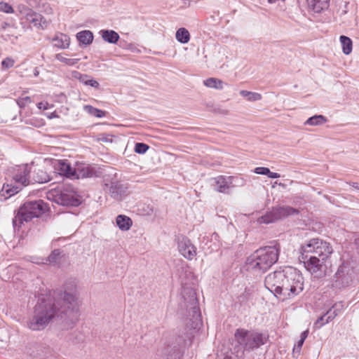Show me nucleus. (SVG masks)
I'll use <instances>...</instances> for the list:
<instances>
[{"label":"nucleus","instance_id":"obj_14","mask_svg":"<svg viewBox=\"0 0 359 359\" xmlns=\"http://www.w3.org/2000/svg\"><path fill=\"white\" fill-rule=\"evenodd\" d=\"M353 270L348 264H343L335 273V282L337 285L345 287L352 281Z\"/></svg>","mask_w":359,"mask_h":359},{"label":"nucleus","instance_id":"obj_29","mask_svg":"<svg viewBox=\"0 0 359 359\" xmlns=\"http://www.w3.org/2000/svg\"><path fill=\"white\" fill-rule=\"evenodd\" d=\"M175 37L181 43H187L190 39V34L187 29L182 27L176 32Z\"/></svg>","mask_w":359,"mask_h":359},{"label":"nucleus","instance_id":"obj_37","mask_svg":"<svg viewBox=\"0 0 359 359\" xmlns=\"http://www.w3.org/2000/svg\"><path fill=\"white\" fill-rule=\"evenodd\" d=\"M17 104L20 108L25 107L28 104L31 103L32 100L30 97L26 96L20 97L17 100Z\"/></svg>","mask_w":359,"mask_h":359},{"label":"nucleus","instance_id":"obj_52","mask_svg":"<svg viewBox=\"0 0 359 359\" xmlns=\"http://www.w3.org/2000/svg\"><path fill=\"white\" fill-rule=\"evenodd\" d=\"M205 236H204V237L203 238V242H204V241H205Z\"/></svg>","mask_w":359,"mask_h":359},{"label":"nucleus","instance_id":"obj_43","mask_svg":"<svg viewBox=\"0 0 359 359\" xmlns=\"http://www.w3.org/2000/svg\"><path fill=\"white\" fill-rule=\"evenodd\" d=\"M269 177L272 179L278 178L280 177V174L278 172H273L269 170V173L267 175Z\"/></svg>","mask_w":359,"mask_h":359},{"label":"nucleus","instance_id":"obj_9","mask_svg":"<svg viewBox=\"0 0 359 359\" xmlns=\"http://www.w3.org/2000/svg\"><path fill=\"white\" fill-rule=\"evenodd\" d=\"M18 15L23 25L25 22L31 24L38 29H46L49 22L41 14L36 13L29 7L20 4L17 6Z\"/></svg>","mask_w":359,"mask_h":359},{"label":"nucleus","instance_id":"obj_24","mask_svg":"<svg viewBox=\"0 0 359 359\" xmlns=\"http://www.w3.org/2000/svg\"><path fill=\"white\" fill-rule=\"evenodd\" d=\"M116 223L121 231L129 230L133 224L132 219L124 215H118L116 219Z\"/></svg>","mask_w":359,"mask_h":359},{"label":"nucleus","instance_id":"obj_39","mask_svg":"<svg viewBox=\"0 0 359 359\" xmlns=\"http://www.w3.org/2000/svg\"><path fill=\"white\" fill-rule=\"evenodd\" d=\"M254 172L258 175H268L269 169L266 167H257L255 168Z\"/></svg>","mask_w":359,"mask_h":359},{"label":"nucleus","instance_id":"obj_40","mask_svg":"<svg viewBox=\"0 0 359 359\" xmlns=\"http://www.w3.org/2000/svg\"><path fill=\"white\" fill-rule=\"evenodd\" d=\"M82 82L85 85L92 86L95 88H97L100 86L99 83L94 79H86V80L83 79Z\"/></svg>","mask_w":359,"mask_h":359},{"label":"nucleus","instance_id":"obj_41","mask_svg":"<svg viewBox=\"0 0 359 359\" xmlns=\"http://www.w3.org/2000/svg\"><path fill=\"white\" fill-rule=\"evenodd\" d=\"M304 341L302 339H299L296 345H294L293 348V352H297L299 353L304 344Z\"/></svg>","mask_w":359,"mask_h":359},{"label":"nucleus","instance_id":"obj_17","mask_svg":"<svg viewBox=\"0 0 359 359\" xmlns=\"http://www.w3.org/2000/svg\"><path fill=\"white\" fill-rule=\"evenodd\" d=\"M93 170L87 164L76 163L74 167L73 178H84L93 176Z\"/></svg>","mask_w":359,"mask_h":359},{"label":"nucleus","instance_id":"obj_48","mask_svg":"<svg viewBox=\"0 0 359 359\" xmlns=\"http://www.w3.org/2000/svg\"><path fill=\"white\" fill-rule=\"evenodd\" d=\"M39 71L38 68H37V67H36V68L34 69V76L35 77H37V76H39Z\"/></svg>","mask_w":359,"mask_h":359},{"label":"nucleus","instance_id":"obj_36","mask_svg":"<svg viewBox=\"0 0 359 359\" xmlns=\"http://www.w3.org/2000/svg\"><path fill=\"white\" fill-rule=\"evenodd\" d=\"M0 12H4L6 13H13L14 10L10 4H8L6 2H4V1H1L0 2Z\"/></svg>","mask_w":359,"mask_h":359},{"label":"nucleus","instance_id":"obj_16","mask_svg":"<svg viewBox=\"0 0 359 359\" xmlns=\"http://www.w3.org/2000/svg\"><path fill=\"white\" fill-rule=\"evenodd\" d=\"M54 169L60 175L69 178L74 177V167L67 160H55L53 162Z\"/></svg>","mask_w":359,"mask_h":359},{"label":"nucleus","instance_id":"obj_28","mask_svg":"<svg viewBox=\"0 0 359 359\" xmlns=\"http://www.w3.org/2000/svg\"><path fill=\"white\" fill-rule=\"evenodd\" d=\"M55 59L67 66H74L80 60L79 58H70L66 53H57L55 55Z\"/></svg>","mask_w":359,"mask_h":359},{"label":"nucleus","instance_id":"obj_32","mask_svg":"<svg viewBox=\"0 0 359 359\" xmlns=\"http://www.w3.org/2000/svg\"><path fill=\"white\" fill-rule=\"evenodd\" d=\"M83 109L88 114L97 118H102L106 115V111L95 108L91 105H84Z\"/></svg>","mask_w":359,"mask_h":359},{"label":"nucleus","instance_id":"obj_12","mask_svg":"<svg viewBox=\"0 0 359 359\" xmlns=\"http://www.w3.org/2000/svg\"><path fill=\"white\" fill-rule=\"evenodd\" d=\"M57 204L62 205L78 206L81 201L76 191L71 187L58 189L50 194Z\"/></svg>","mask_w":359,"mask_h":359},{"label":"nucleus","instance_id":"obj_18","mask_svg":"<svg viewBox=\"0 0 359 359\" xmlns=\"http://www.w3.org/2000/svg\"><path fill=\"white\" fill-rule=\"evenodd\" d=\"M54 47L60 49H67L70 45V37L62 32H57L52 39Z\"/></svg>","mask_w":359,"mask_h":359},{"label":"nucleus","instance_id":"obj_4","mask_svg":"<svg viewBox=\"0 0 359 359\" xmlns=\"http://www.w3.org/2000/svg\"><path fill=\"white\" fill-rule=\"evenodd\" d=\"M279 253L280 248L277 245L257 249L248 257L247 270L260 273L266 272L278 261Z\"/></svg>","mask_w":359,"mask_h":359},{"label":"nucleus","instance_id":"obj_47","mask_svg":"<svg viewBox=\"0 0 359 359\" xmlns=\"http://www.w3.org/2000/svg\"><path fill=\"white\" fill-rule=\"evenodd\" d=\"M26 1L29 6H33L36 4V0H24Z\"/></svg>","mask_w":359,"mask_h":359},{"label":"nucleus","instance_id":"obj_22","mask_svg":"<svg viewBox=\"0 0 359 359\" xmlns=\"http://www.w3.org/2000/svg\"><path fill=\"white\" fill-rule=\"evenodd\" d=\"M309 7L316 13H320L329 7L330 0H307Z\"/></svg>","mask_w":359,"mask_h":359},{"label":"nucleus","instance_id":"obj_50","mask_svg":"<svg viewBox=\"0 0 359 359\" xmlns=\"http://www.w3.org/2000/svg\"><path fill=\"white\" fill-rule=\"evenodd\" d=\"M278 0H268V2L269 4H274L276 3V1H278Z\"/></svg>","mask_w":359,"mask_h":359},{"label":"nucleus","instance_id":"obj_13","mask_svg":"<svg viewBox=\"0 0 359 359\" xmlns=\"http://www.w3.org/2000/svg\"><path fill=\"white\" fill-rule=\"evenodd\" d=\"M212 181V185L214 187V189L224 194H228L231 187L235 186H243L245 184V180L243 179L233 176L219 175L213 178Z\"/></svg>","mask_w":359,"mask_h":359},{"label":"nucleus","instance_id":"obj_23","mask_svg":"<svg viewBox=\"0 0 359 359\" xmlns=\"http://www.w3.org/2000/svg\"><path fill=\"white\" fill-rule=\"evenodd\" d=\"M99 33L102 39L109 43H116L120 38L118 34L114 30L102 29Z\"/></svg>","mask_w":359,"mask_h":359},{"label":"nucleus","instance_id":"obj_44","mask_svg":"<svg viewBox=\"0 0 359 359\" xmlns=\"http://www.w3.org/2000/svg\"><path fill=\"white\" fill-rule=\"evenodd\" d=\"M25 123L30 124V125H32L36 127H38L41 125V123H39L38 122L36 123V121H34L33 119H30L29 121H25Z\"/></svg>","mask_w":359,"mask_h":359},{"label":"nucleus","instance_id":"obj_7","mask_svg":"<svg viewBox=\"0 0 359 359\" xmlns=\"http://www.w3.org/2000/svg\"><path fill=\"white\" fill-rule=\"evenodd\" d=\"M45 210V203L41 200L24 203L13 219L14 229H19L24 222H27L34 217H39L44 212Z\"/></svg>","mask_w":359,"mask_h":359},{"label":"nucleus","instance_id":"obj_38","mask_svg":"<svg viewBox=\"0 0 359 359\" xmlns=\"http://www.w3.org/2000/svg\"><path fill=\"white\" fill-rule=\"evenodd\" d=\"M29 261L36 264H46V258L41 257L32 256L29 257Z\"/></svg>","mask_w":359,"mask_h":359},{"label":"nucleus","instance_id":"obj_3","mask_svg":"<svg viewBox=\"0 0 359 359\" xmlns=\"http://www.w3.org/2000/svg\"><path fill=\"white\" fill-rule=\"evenodd\" d=\"M182 301L180 303V310L182 315H187L191 317L192 321L189 332L184 334V336H179L176 339L177 345L174 346V359L179 358L180 348L186 346L191 343L196 330L201 325V315L198 306V299L195 290L189 287L183 286L182 290Z\"/></svg>","mask_w":359,"mask_h":359},{"label":"nucleus","instance_id":"obj_21","mask_svg":"<svg viewBox=\"0 0 359 359\" xmlns=\"http://www.w3.org/2000/svg\"><path fill=\"white\" fill-rule=\"evenodd\" d=\"M109 192L113 198L121 200L122 196L125 194V187L118 182H113L111 183Z\"/></svg>","mask_w":359,"mask_h":359},{"label":"nucleus","instance_id":"obj_10","mask_svg":"<svg viewBox=\"0 0 359 359\" xmlns=\"http://www.w3.org/2000/svg\"><path fill=\"white\" fill-rule=\"evenodd\" d=\"M300 259L303 262L306 270L315 278H320L325 274L327 267L325 262L327 259L306 253L301 255Z\"/></svg>","mask_w":359,"mask_h":359},{"label":"nucleus","instance_id":"obj_6","mask_svg":"<svg viewBox=\"0 0 359 359\" xmlns=\"http://www.w3.org/2000/svg\"><path fill=\"white\" fill-rule=\"evenodd\" d=\"M235 339L244 351H251L265 344L269 340L266 333L255 330L238 329L235 332Z\"/></svg>","mask_w":359,"mask_h":359},{"label":"nucleus","instance_id":"obj_19","mask_svg":"<svg viewBox=\"0 0 359 359\" xmlns=\"http://www.w3.org/2000/svg\"><path fill=\"white\" fill-rule=\"evenodd\" d=\"M31 183L43 184L50 180L49 175L43 169L38 168L32 170Z\"/></svg>","mask_w":359,"mask_h":359},{"label":"nucleus","instance_id":"obj_1","mask_svg":"<svg viewBox=\"0 0 359 359\" xmlns=\"http://www.w3.org/2000/svg\"><path fill=\"white\" fill-rule=\"evenodd\" d=\"M79 303L75 288L50 294H41L34 306L33 316L27 326L33 331L43 330L55 318L63 315L72 321L78 317Z\"/></svg>","mask_w":359,"mask_h":359},{"label":"nucleus","instance_id":"obj_30","mask_svg":"<svg viewBox=\"0 0 359 359\" xmlns=\"http://www.w3.org/2000/svg\"><path fill=\"white\" fill-rule=\"evenodd\" d=\"M61 259V251L60 250L56 249L52 251L50 255L46 258V264H49L51 265L58 264Z\"/></svg>","mask_w":359,"mask_h":359},{"label":"nucleus","instance_id":"obj_15","mask_svg":"<svg viewBox=\"0 0 359 359\" xmlns=\"http://www.w3.org/2000/svg\"><path fill=\"white\" fill-rule=\"evenodd\" d=\"M178 250L180 253L189 260L193 259L196 255V248L186 237H183L179 241Z\"/></svg>","mask_w":359,"mask_h":359},{"label":"nucleus","instance_id":"obj_27","mask_svg":"<svg viewBox=\"0 0 359 359\" xmlns=\"http://www.w3.org/2000/svg\"><path fill=\"white\" fill-rule=\"evenodd\" d=\"M339 41L341 44L342 51L345 55H349L352 51L353 42L352 40L346 36H341Z\"/></svg>","mask_w":359,"mask_h":359},{"label":"nucleus","instance_id":"obj_51","mask_svg":"<svg viewBox=\"0 0 359 359\" xmlns=\"http://www.w3.org/2000/svg\"><path fill=\"white\" fill-rule=\"evenodd\" d=\"M215 248H212V250H216L219 247V244H217L215 242L214 243Z\"/></svg>","mask_w":359,"mask_h":359},{"label":"nucleus","instance_id":"obj_5","mask_svg":"<svg viewBox=\"0 0 359 359\" xmlns=\"http://www.w3.org/2000/svg\"><path fill=\"white\" fill-rule=\"evenodd\" d=\"M32 166L28 164L15 165L11 170V177L14 184H4L1 195L7 194L6 198L18 193L24 187L31 184Z\"/></svg>","mask_w":359,"mask_h":359},{"label":"nucleus","instance_id":"obj_31","mask_svg":"<svg viewBox=\"0 0 359 359\" xmlns=\"http://www.w3.org/2000/svg\"><path fill=\"white\" fill-rule=\"evenodd\" d=\"M327 122V118L325 116L323 115H315L310 118H309L306 122L305 125L309 126H320Z\"/></svg>","mask_w":359,"mask_h":359},{"label":"nucleus","instance_id":"obj_11","mask_svg":"<svg viewBox=\"0 0 359 359\" xmlns=\"http://www.w3.org/2000/svg\"><path fill=\"white\" fill-rule=\"evenodd\" d=\"M298 210L290 206H279L273 208L270 211L267 212L265 215L258 218L259 224H270L284 219L285 217L297 215Z\"/></svg>","mask_w":359,"mask_h":359},{"label":"nucleus","instance_id":"obj_2","mask_svg":"<svg viewBox=\"0 0 359 359\" xmlns=\"http://www.w3.org/2000/svg\"><path fill=\"white\" fill-rule=\"evenodd\" d=\"M265 287L277 297L283 300L292 299L304 290L302 274L292 266H285L266 276Z\"/></svg>","mask_w":359,"mask_h":359},{"label":"nucleus","instance_id":"obj_42","mask_svg":"<svg viewBox=\"0 0 359 359\" xmlns=\"http://www.w3.org/2000/svg\"><path fill=\"white\" fill-rule=\"evenodd\" d=\"M37 107L39 109H43L44 110L48 109V103L41 102L38 103Z\"/></svg>","mask_w":359,"mask_h":359},{"label":"nucleus","instance_id":"obj_49","mask_svg":"<svg viewBox=\"0 0 359 359\" xmlns=\"http://www.w3.org/2000/svg\"><path fill=\"white\" fill-rule=\"evenodd\" d=\"M275 184H278L280 187H282L283 188H285V187H286V185L285 184L281 183V182L278 183L277 182H276Z\"/></svg>","mask_w":359,"mask_h":359},{"label":"nucleus","instance_id":"obj_8","mask_svg":"<svg viewBox=\"0 0 359 359\" xmlns=\"http://www.w3.org/2000/svg\"><path fill=\"white\" fill-rule=\"evenodd\" d=\"M301 255L309 254L327 259L333 252L332 245L318 238H311L301 245Z\"/></svg>","mask_w":359,"mask_h":359},{"label":"nucleus","instance_id":"obj_35","mask_svg":"<svg viewBox=\"0 0 359 359\" xmlns=\"http://www.w3.org/2000/svg\"><path fill=\"white\" fill-rule=\"evenodd\" d=\"M149 148V147L147 144L142 142H138L135 144V151L140 154H144L147 152Z\"/></svg>","mask_w":359,"mask_h":359},{"label":"nucleus","instance_id":"obj_46","mask_svg":"<svg viewBox=\"0 0 359 359\" xmlns=\"http://www.w3.org/2000/svg\"><path fill=\"white\" fill-rule=\"evenodd\" d=\"M211 240L214 241H219V235L217 233H213L211 235Z\"/></svg>","mask_w":359,"mask_h":359},{"label":"nucleus","instance_id":"obj_45","mask_svg":"<svg viewBox=\"0 0 359 359\" xmlns=\"http://www.w3.org/2000/svg\"><path fill=\"white\" fill-rule=\"evenodd\" d=\"M309 334V330H305L301 334L300 339L305 341Z\"/></svg>","mask_w":359,"mask_h":359},{"label":"nucleus","instance_id":"obj_33","mask_svg":"<svg viewBox=\"0 0 359 359\" xmlns=\"http://www.w3.org/2000/svg\"><path fill=\"white\" fill-rule=\"evenodd\" d=\"M240 95L246 97L247 100L250 102H255L262 99L261 94L244 90L240 91Z\"/></svg>","mask_w":359,"mask_h":359},{"label":"nucleus","instance_id":"obj_25","mask_svg":"<svg viewBox=\"0 0 359 359\" xmlns=\"http://www.w3.org/2000/svg\"><path fill=\"white\" fill-rule=\"evenodd\" d=\"M77 40L83 45L88 46L93 41V34L89 30H83L78 32L76 35Z\"/></svg>","mask_w":359,"mask_h":359},{"label":"nucleus","instance_id":"obj_34","mask_svg":"<svg viewBox=\"0 0 359 359\" xmlns=\"http://www.w3.org/2000/svg\"><path fill=\"white\" fill-rule=\"evenodd\" d=\"M14 64L15 60L10 57H7L1 62V69L2 70L10 69L14 66Z\"/></svg>","mask_w":359,"mask_h":359},{"label":"nucleus","instance_id":"obj_20","mask_svg":"<svg viewBox=\"0 0 359 359\" xmlns=\"http://www.w3.org/2000/svg\"><path fill=\"white\" fill-rule=\"evenodd\" d=\"M337 310L332 308L328 310L326 313L320 317L316 322L314 323L315 329H320L324 325L328 323L330 321L333 320L337 316Z\"/></svg>","mask_w":359,"mask_h":359},{"label":"nucleus","instance_id":"obj_26","mask_svg":"<svg viewBox=\"0 0 359 359\" xmlns=\"http://www.w3.org/2000/svg\"><path fill=\"white\" fill-rule=\"evenodd\" d=\"M203 84L210 88L216 90H222L224 88V83L217 78H209L203 81Z\"/></svg>","mask_w":359,"mask_h":359}]
</instances>
